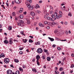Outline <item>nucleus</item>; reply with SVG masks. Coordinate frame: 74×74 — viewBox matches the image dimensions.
Segmentation results:
<instances>
[{
    "mask_svg": "<svg viewBox=\"0 0 74 74\" xmlns=\"http://www.w3.org/2000/svg\"><path fill=\"white\" fill-rule=\"evenodd\" d=\"M22 53H23V52L22 51H20L19 52L20 54H21V55H22L23 54Z\"/></svg>",
    "mask_w": 74,
    "mask_h": 74,
    "instance_id": "54",
    "label": "nucleus"
},
{
    "mask_svg": "<svg viewBox=\"0 0 74 74\" xmlns=\"http://www.w3.org/2000/svg\"><path fill=\"white\" fill-rule=\"evenodd\" d=\"M39 60H36L37 64L38 66H40V62H39Z\"/></svg>",
    "mask_w": 74,
    "mask_h": 74,
    "instance_id": "27",
    "label": "nucleus"
},
{
    "mask_svg": "<svg viewBox=\"0 0 74 74\" xmlns=\"http://www.w3.org/2000/svg\"><path fill=\"white\" fill-rule=\"evenodd\" d=\"M49 39V40H50L51 41H54V39L53 38H50L49 37H48Z\"/></svg>",
    "mask_w": 74,
    "mask_h": 74,
    "instance_id": "12",
    "label": "nucleus"
},
{
    "mask_svg": "<svg viewBox=\"0 0 74 74\" xmlns=\"http://www.w3.org/2000/svg\"><path fill=\"white\" fill-rule=\"evenodd\" d=\"M12 26H10L8 28V29L9 30H12Z\"/></svg>",
    "mask_w": 74,
    "mask_h": 74,
    "instance_id": "21",
    "label": "nucleus"
},
{
    "mask_svg": "<svg viewBox=\"0 0 74 74\" xmlns=\"http://www.w3.org/2000/svg\"><path fill=\"white\" fill-rule=\"evenodd\" d=\"M4 62L5 63H8L10 62V60L8 58H6L4 59Z\"/></svg>",
    "mask_w": 74,
    "mask_h": 74,
    "instance_id": "1",
    "label": "nucleus"
},
{
    "mask_svg": "<svg viewBox=\"0 0 74 74\" xmlns=\"http://www.w3.org/2000/svg\"><path fill=\"white\" fill-rule=\"evenodd\" d=\"M51 16L53 18H55V16H54V15L53 14H51Z\"/></svg>",
    "mask_w": 74,
    "mask_h": 74,
    "instance_id": "43",
    "label": "nucleus"
},
{
    "mask_svg": "<svg viewBox=\"0 0 74 74\" xmlns=\"http://www.w3.org/2000/svg\"><path fill=\"white\" fill-rule=\"evenodd\" d=\"M18 18L21 19H23V15L22 14H21L18 17Z\"/></svg>",
    "mask_w": 74,
    "mask_h": 74,
    "instance_id": "10",
    "label": "nucleus"
},
{
    "mask_svg": "<svg viewBox=\"0 0 74 74\" xmlns=\"http://www.w3.org/2000/svg\"><path fill=\"white\" fill-rule=\"evenodd\" d=\"M55 16L56 18V19H60L59 17V16H58V15L56 16Z\"/></svg>",
    "mask_w": 74,
    "mask_h": 74,
    "instance_id": "29",
    "label": "nucleus"
},
{
    "mask_svg": "<svg viewBox=\"0 0 74 74\" xmlns=\"http://www.w3.org/2000/svg\"><path fill=\"white\" fill-rule=\"evenodd\" d=\"M23 14L24 15H26V14H27V12H23Z\"/></svg>",
    "mask_w": 74,
    "mask_h": 74,
    "instance_id": "64",
    "label": "nucleus"
},
{
    "mask_svg": "<svg viewBox=\"0 0 74 74\" xmlns=\"http://www.w3.org/2000/svg\"><path fill=\"white\" fill-rule=\"evenodd\" d=\"M36 12L38 14H40V13H41V11L39 10H37Z\"/></svg>",
    "mask_w": 74,
    "mask_h": 74,
    "instance_id": "35",
    "label": "nucleus"
},
{
    "mask_svg": "<svg viewBox=\"0 0 74 74\" xmlns=\"http://www.w3.org/2000/svg\"><path fill=\"white\" fill-rule=\"evenodd\" d=\"M12 15L13 16H14L16 15V13L15 12H13L12 13Z\"/></svg>",
    "mask_w": 74,
    "mask_h": 74,
    "instance_id": "22",
    "label": "nucleus"
},
{
    "mask_svg": "<svg viewBox=\"0 0 74 74\" xmlns=\"http://www.w3.org/2000/svg\"><path fill=\"white\" fill-rule=\"evenodd\" d=\"M42 1L41 0V1H39V3L40 4V3H42Z\"/></svg>",
    "mask_w": 74,
    "mask_h": 74,
    "instance_id": "59",
    "label": "nucleus"
},
{
    "mask_svg": "<svg viewBox=\"0 0 74 74\" xmlns=\"http://www.w3.org/2000/svg\"><path fill=\"white\" fill-rule=\"evenodd\" d=\"M29 42H33V41L30 39H29Z\"/></svg>",
    "mask_w": 74,
    "mask_h": 74,
    "instance_id": "32",
    "label": "nucleus"
},
{
    "mask_svg": "<svg viewBox=\"0 0 74 74\" xmlns=\"http://www.w3.org/2000/svg\"><path fill=\"white\" fill-rule=\"evenodd\" d=\"M39 26L40 27H44V25L42 24V23H40L39 24Z\"/></svg>",
    "mask_w": 74,
    "mask_h": 74,
    "instance_id": "14",
    "label": "nucleus"
},
{
    "mask_svg": "<svg viewBox=\"0 0 74 74\" xmlns=\"http://www.w3.org/2000/svg\"><path fill=\"white\" fill-rule=\"evenodd\" d=\"M30 14L32 16H34L35 15V13H34V12H31L30 13Z\"/></svg>",
    "mask_w": 74,
    "mask_h": 74,
    "instance_id": "17",
    "label": "nucleus"
},
{
    "mask_svg": "<svg viewBox=\"0 0 74 74\" xmlns=\"http://www.w3.org/2000/svg\"><path fill=\"white\" fill-rule=\"evenodd\" d=\"M16 74H19V71L17 70L15 72Z\"/></svg>",
    "mask_w": 74,
    "mask_h": 74,
    "instance_id": "30",
    "label": "nucleus"
},
{
    "mask_svg": "<svg viewBox=\"0 0 74 74\" xmlns=\"http://www.w3.org/2000/svg\"><path fill=\"white\" fill-rule=\"evenodd\" d=\"M14 1L16 4H19L21 3L19 0H14Z\"/></svg>",
    "mask_w": 74,
    "mask_h": 74,
    "instance_id": "5",
    "label": "nucleus"
},
{
    "mask_svg": "<svg viewBox=\"0 0 74 74\" xmlns=\"http://www.w3.org/2000/svg\"><path fill=\"white\" fill-rule=\"evenodd\" d=\"M19 22L21 24H23V23H24V22H23V21L22 20H19Z\"/></svg>",
    "mask_w": 74,
    "mask_h": 74,
    "instance_id": "20",
    "label": "nucleus"
},
{
    "mask_svg": "<svg viewBox=\"0 0 74 74\" xmlns=\"http://www.w3.org/2000/svg\"><path fill=\"white\" fill-rule=\"evenodd\" d=\"M67 8H68L67 10H66V11L67 12V11H69L70 10V9H69V7H68Z\"/></svg>",
    "mask_w": 74,
    "mask_h": 74,
    "instance_id": "62",
    "label": "nucleus"
},
{
    "mask_svg": "<svg viewBox=\"0 0 74 74\" xmlns=\"http://www.w3.org/2000/svg\"><path fill=\"white\" fill-rule=\"evenodd\" d=\"M63 68L62 67L60 68V71H63Z\"/></svg>",
    "mask_w": 74,
    "mask_h": 74,
    "instance_id": "38",
    "label": "nucleus"
},
{
    "mask_svg": "<svg viewBox=\"0 0 74 74\" xmlns=\"http://www.w3.org/2000/svg\"><path fill=\"white\" fill-rule=\"evenodd\" d=\"M32 61L33 62H35V59L33 58L32 60Z\"/></svg>",
    "mask_w": 74,
    "mask_h": 74,
    "instance_id": "58",
    "label": "nucleus"
},
{
    "mask_svg": "<svg viewBox=\"0 0 74 74\" xmlns=\"http://www.w3.org/2000/svg\"><path fill=\"white\" fill-rule=\"evenodd\" d=\"M71 56L72 57H74V54L73 53H72L71 55Z\"/></svg>",
    "mask_w": 74,
    "mask_h": 74,
    "instance_id": "55",
    "label": "nucleus"
},
{
    "mask_svg": "<svg viewBox=\"0 0 74 74\" xmlns=\"http://www.w3.org/2000/svg\"><path fill=\"white\" fill-rule=\"evenodd\" d=\"M10 66L11 67H12V68H14V65H13V64H12L10 65Z\"/></svg>",
    "mask_w": 74,
    "mask_h": 74,
    "instance_id": "41",
    "label": "nucleus"
},
{
    "mask_svg": "<svg viewBox=\"0 0 74 74\" xmlns=\"http://www.w3.org/2000/svg\"><path fill=\"white\" fill-rule=\"evenodd\" d=\"M7 73L8 74H12V71L11 70H8L7 71Z\"/></svg>",
    "mask_w": 74,
    "mask_h": 74,
    "instance_id": "4",
    "label": "nucleus"
},
{
    "mask_svg": "<svg viewBox=\"0 0 74 74\" xmlns=\"http://www.w3.org/2000/svg\"><path fill=\"white\" fill-rule=\"evenodd\" d=\"M3 42L4 44H7L8 43V41L7 40H5L3 41Z\"/></svg>",
    "mask_w": 74,
    "mask_h": 74,
    "instance_id": "15",
    "label": "nucleus"
},
{
    "mask_svg": "<svg viewBox=\"0 0 74 74\" xmlns=\"http://www.w3.org/2000/svg\"><path fill=\"white\" fill-rule=\"evenodd\" d=\"M8 42H9V44L10 45L13 44V42L12 41V38H10Z\"/></svg>",
    "mask_w": 74,
    "mask_h": 74,
    "instance_id": "3",
    "label": "nucleus"
},
{
    "mask_svg": "<svg viewBox=\"0 0 74 74\" xmlns=\"http://www.w3.org/2000/svg\"><path fill=\"white\" fill-rule=\"evenodd\" d=\"M50 9H51L53 10V7H52V6H51V5H50Z\"/></svg>",
    "mask_w": 74,
    "mask_h": 74,
    "instance_id": "47",
    "label": "nucleus"
},
{
    "mask_svg": "<svg viewBox=\"0 0 74 74\" xmlns=\"http://www.w3.org/2000/svg\"><path fill=\"white\" fill-rule=\"evenodd\" d=\"M70 23H71V24H72L73 25V21H70Z\"/></svg>",
    "mask_w": 74,
    "mask_h": 74,
    "instance_id": "61",
    "label": "nucleus"
},
{
    "mask_svg": "<svg viewBox=\"0 0 74 74\" xmlns=\"http://www.w3.org/2000/svg\"><path fill=\"white\" fill-rule=\"evenodd\" d=\"M1 55L2 58H4L5 57V55L4 53H2L1 54Z\"/></svg>",
    "mask_w": 74,
    "mask_h": 74,
    "instance_id": "19",
    "label": "nucleus"
},
{
    "mask_svg": "<svg viewBox=\"0 0 74 74\" xmlns=\"http://www.w3.org/2000/svg\"><path fill=\"white\" fill-rule=\"evenodd\" d=\"M48 16H47V15H45L44 16V18H45V19H46V18H47V17Z\"/></svg>",
    "mask_w": 74,
    "mask_h": 74,
    "instance_id": "45",
    "label": "nucleus"
},
{
    "mask_svg": "<svg viewBox=\"0 0 74 74\" xmlns=\"http://www.w3.org/2000/svg\"><path fill=\"white\" fill-rule=\"evenodd\" d=\"M44 23H45V24H47V23H48V22H47V21H44Z\"/></svg>",
    "mask_w": 74,
    "mask_h": 74,
    "instance_id": "46",
    "label": "nucleus"
},
{
    "mask_svg": "<svg viewBox=\"0 0 74 74\" xmlns=\"http://www.w3.org/2000/svg\"><path fill=\"white\" fill-rule=\"evenodd\" d=\"M23 33H24V32L23 31H21L20 32V33L21 34H22V35H23L24 36H25V34H23Z\"/></svg>",
    "mask_w": 74,
    "mask_h": 74,
    "instance_id": "25",
    "label": "nucleus"
},
{
    "mask_svg": "<svg viewBox=\"0 0 74 74\" xmlns=\"http://www.w3.org/2000/svg\"><path fill=\"white\" fill-rule=\"evenodd\" d=\"M29 37H30V38H31L32 39L33 38V36H29Z\"/></svg>",
    "mask_w": 74,
    "mask_h": 74,
    "instance_id": "63",
    "label": "nucleus"
},
{
    "mask_svg": "<svg viewBox=\"0 0 74 74\" xmlns=\"http://www.w3.org/2000/svg\"><path fill=\"white\" fill-rule=\"evenodd\" d=\"M47 19H48V20H49V21H51V17H48Z\"/></svg>",
    "mask_w": 74,
    "mask_h": 74,
    "instance_id": "36",
    "label": "nucleus"
},
{
    "mask_svg": "<svg viewBox=\"0 0 74 74\" xmlns=\"http://www.w3.org/2000/svg\"><path fill=\"white\" fill-rule=\"evenodd\" d=\"M38 42V45H40V42L38 41L37 42Z\"/></svg>",
    "mask_w": 74,
    "mask_h": 74,
    "instance_id": "60",
    "label": "nucleus"
},
{
    "mask_svg": "<svg viewBox=\"0 0 74 74\" xmlns=\"http://www.w3.org/2000/svg\"><path fill=\"white\" fill-rule=\"evenodd\" d=\"M59 13L61 15L63 14V12L61 11H59Z\"/></svg>",
    "mask_w": 74,
    "mask_h": 74,
    "instance_id": "48",
    "label": "nucleus"
},
{
    "mask_svg": "<svg viewBox=\"0 0 74 74\" xmlns=\"http://www.w3.org/2000/svg\"><path fill=\"white\" fill-rule=\"evenodd\" d=\"M37 52L38 53H41L42 52V49L41 48H39L37 50Z\"/></svg>",
    "mask_w": 74,
    "mask_h": 74,
    "instance_id": "2",
    "label": "nucleus"
},
{
    "mask_svg": "<svg viewBox=\"0 0 74 74\" xmlns=\"http://www.w3.org/2000/svg\"><path fill=\"white\" fill-rule=\"evenodd\" d=\"M47 61H50L51 60V58H50V57H48L47 58Z\"/></svg>",
    "mask_w": 74,
    "mask_h": 74,
    "instance_id": "23",
    "label": "nucleus"
},
{
    "mask_svg": "<svg viewBox=\"0 0 74 74\" xmlns=\"http://www.w3.org/2000/svg\"><path fill=\"white\" fill-rule=\"evenodd\" d=\"M33 7H34V5H32V6H30V7L28 8V10H32L33 9Z\"/></svg>",
    "mask_w": 74,
    "mask_h": 74,
    "instance_id": "8",
    "label": "nucleus"
},
{
    "mask_svg": "<svg viewBox=\"0 0 74 74\" xmlns=\"http://www.w3.org/2000/svg\"><path fill=\"white\" fill-rule=\"evenodd\" d=\"M58 49L59 50V51H60V50H61L62 49V48H61L59 47H58Z\"/></svg>",
    "mask_w": 74,
    "mask_h": 74,
    "instance_id": "40",
    "label": "nucleus"
},
{
    "mask_svg": "<svg viewBox=\"0 0 74 74\" xmlns=\"http://www.w3.org/2000/svg\"><path fill=\"white\" fill-rule=\"evenodd\" d=\"M46 56H45V55H42V58L43 59V60H45V58H46Z\"/></svg>",
    "mask_w": 74,
    "mask_h": 74,
    "instance_id": "9",
    "label": "nucleus"
},
{
    "mask_svg": "<svg viewBox=\"0 0 74 74\" xmlns=\"http://www.w3.org/2000/svg\"><path fill=\"white\" fill-rule=\"evenodd\" d=\"M14 18H15V21H18V17H16V16H15L14 17Z\"/></svg>",
    "mask_w": 74,
    "mask_h": 74,
    "instance_id": "34",
    "label": "nucleus"
},
{
    "mask_svg": "<svg viewBox=\"0 0 74 74\" xmlns=\"http://www.w3.org/2000/svg\"><path fill=\"white\" fill-rule=\"evenodd\" d=\"M22 40L23 41L24 43H26V42H27V39H22Z\"/></svg>",
    "mask_w": 74,
    "mask_h": 74,
    "instance_id": "16",
    "label": "nucleus"
},
{
    "mask_svg": "<svg viewBox=\"0 0 74 74\" xmlns=\"http://www.w3.org/2000/svg\"><path fill=\"white\" fill-rule=\"evenodd\" d=\"M14 61L15 62H16V63H18V62H19V60L17 59H14Z\"/></svg>",
    "mask_w": 74,
    "mask_h": 74,
    "instance_id": "18",
    "label": "nucleus"
},
{
    "mask_svg": "<svg viewBox=\"0 0 74 74\" xmlns=\"http://www.w3.org/2000/svg\"><path fill=\"white\" fill-rule=\"evenodd\" d=\"M58 32V30L57 29H56L54 31V33H57Z\"/></svg>",
    "mask_w": 74,
    "mask_h": 74,
    "instance_id": "44",
    "label": "nucleus"
},
{
    "mask_svg": "<svg viewBox=\"0 0 74 74\" xmlns=\"http://www.w3.org/2000/svg\"><path fill=\"white\" fill-rule=\"evenodd\" d=\"M32 71H33L34 73H37V70L35 68H32Z\"/></svg>",
    "mask_w": 74,
    "mask_h": 74,
    "instance_id": "7",
    "label": "nucleus"
},
{
    "mask_svg": "<svg viewBox=\"0 0 74 74\" xmlns=\"http://www.w3.org/2000/svg\"><path fill=\"white\" fill-rule=\"evenodd\" d=\"M36 58L37 59L36 60H39V59L40 58V56L39 55H38L36 56Z\"/></svg>",
    "mask_w": 74,
    "mask_h": 74,
    "instance_id": "6",
    "label": "nucleus"
},
{
    "mask_svg": "<svg viewBox=\"0 0 74 74\" xmlns=\"http://www.w3.org/2000/svg\"><path fill=\"white\" fill-rule=\"evenodd\" d=\"M47 29H50V27H49V26H48L47 27Z\"/></svg>",
    "mask_w": 74,
    "mask_h": 74,
    "instance_id": "52",
    "label": "nucleus"
},
{
    "mask_svg": "<svg viewBox=\"0 0 74 74\" xmlns=\"http://www.w3.org/2000/svg\"><path fill=\"white\" fill-rule=\"evenodd\" d=\"M71 67H72V68H73V67H74V65L73 64H72L71 65Z\"/></svg>",
    "mask_w": 74,
    "mask_h": 74,
    "instance_id": "57",
    "label": "nucleus"
},
{
    "mask_svg": "<svg viewBox=\"0 0 74 74\" xmlns=\"http://www.w3.org/2000/svg\"><path fill=\"white\" fill-rule=\"evenodd\" d=\"M17 25L18 26H21V27H22L23 25V24H21L20 23H17Z\"/></svg>",
    "mask_w": 74,
    "mask_h": 74,
    "instance_id": "13",
    "label": "nucleus"
},
{
    "mask_svg": "<svg viewBox=\"0 0 74 74\" xmlns=\"http://www.w3.org/2000/svg\"><path fill=\"white\" fill-rule=\"evenodd\" d=\"M19 70L21 72H23V68H21V67H19Z\"/></svg>",
    "mask_w": 74,
    "mask_h": 74,
    "instance_id": "11",
    "label": "nucleus"
},
{
    "mask_svg": "<svg viewBox=\"0 0 74 74\" xmlns=\"http://www.w3.org/2000/svg\"><path fill=\"white\" fill-rule=\"evenodd\" d=\"M56 24H57V23L55 22H53L52 23V25H56Z\"/></svg>",
    "mask_w": 74,
    "mask_h": 74,
    "instance_id": "37",
    "label": "nucleus"
},
{
    "mask_svg": "<svg viewBox=\"0 0 74 74\" xmlns=\"http://www.w3.org/2000/svg\"><path fill=\"white\" fill-rule=\"evenodd\" d=\"M52 47H53V48H55L56 47V45H52Z\"/></svg>",
    "mask_w": 74,
    "mask_h": 74,
    "instance_id": "51",
    "label": "nucleus"
},
{
    "mask_svg": "<svg viewBox=\"0 0 74 74\" xmlns=\"http://www.w3.org/2000/svg\"><path fill=\"white\" fill-rule=\"evenodd\" d=\"M68 15L69 16H72V14H71V12H69L68 14Z\"/></svg>",
    "mask_w": 74,
    "mask_h": 74,
    "instance_id": "26",
    "label": "nucleus"
},
{
    "mask_svg": "<svg viewBox=\"0 0 74 74\" xmlns=\"http://www.w3.org/2000/svg\"><path fill=\"white\" fill-rule=\"evenodd\" d=\"M31 6V5H30V4H28L27 5V7H28V8H29Z\"/></svg>",
    "mask_w": 74,
    "mask_h": 74,
    "instance_id": "33",
    "label": "nucleus"
},
{
    "mask_svg": "<svg viewBox=\"0 0 74 74\" xmlns=\"http://www.w3.org/2000/svg\"><path fill=\"white\" fill-rule=\"evenodd\" d=\"M37 9L38 8H40V6H39V5L38 4H37L35 7Z\"/></svg>",
    "mask_w": 74,
    "mask_h": 74,
    "instance_id": "28",
    "label": "nucleus"
},
{
    "mask_svg": "<svg viewBox=\"0 0 74 74\" xmlns=\"http://www.w3.org/2000/svg\"><path fill=\"white\" fill-rule=\"evenodd\" d=\"M58 16H59V18H61V17H62V15L60 14Z\"/></svg>",
    "mask_w": 74,
    "mask_h": 74,
    "instance_id": "53",
    "label": "nucleus"
},
{
    "mask_svg": "<svg viewBox=\"0 0 74 74\" xmlns=\"http://www.w3.org/2000/svg\"><path fill=\"white\" fill-rule=\"evenodd\" d=\"M66 60V58H64L62 60L63 62H64V60Z\"/></svg>",
    "mask_w": 74,
    "mask_h": 74,
    "instance_id": "50",
    "label": "nucleus"
},
{
    "mask_svg": "<svg viewBox=\"0 0 74 74\" xmlns=\"http://www.w3.org/2000/svg\"><path fill=\"white\" fill-rule=\"evenodd\" d=\"M64 24L65 25H67V22H65Z\"/></svg>",
    "mask_w": 74,
    "mask_h": 74,
    "instance_id": "56",
    "label": "nucleus"
},
{
    "mask_svg": "<svg viewBox=\"0 0 74 74\" xmlns=\"http://www.w3.org/2000/svg\"><path fill=\"white\" fill-rule=\"evenodd\" d=\"M54 73H56L55 74H59V71H55Z\"/></svg>",
    "mask_w": 74,
    "mask_h": 74,
    "instance_id": "31",
    "label": "nucleus"
},
{
    "mask_svg": "<svg viewBox=\"0 0 74 74\" xmlns=\"http://www.w3.org/2000/svg\"><path fill=\"white\" fill-rule=\"evenodd\" d=\"M23 69H25V68H26V66H25V65H23Z\"/></svg>",
    "mask_w": 74,
    "mask_h": 74,
    "instance_id": "49",
    "label": "nucleus"
},
{
    "mask_svg": "<svg viewBox=\"0 0 74 74\" xmlns=\"http://www.w3.org/2000/svg\"><path fill=\"white\" fill-rule=\"evenodd\" d=\"M27 24H28V25H29V24H30V21L28 19H27Z\"/></svg>",
    "mask_w": 74,
    "mask_h": 74,
    "instance_id": "24",
    "label": "nucleus"
},
{
    "mask_svg": "<svg viewBox=\"0 0 74 74\" xmlns=\"http://www.w3.org/2000/svg\"><path fill=\"white\" fill-rule=\"evenodd\" d=\"M44 52H46V53L48 52V50H46L45 49H44Z\"/></svg>",
    "mask_w": 74,
    "mask_h": 74,
    "instance_id": "39",
    "label": "nucleus"
},
{
    "mask_svg": "<svg viewBox=\"0 0 74 74\" xmlns=\"http://www.w3.org/2000/svg\"><path fill=\"white\" fill-rule=\"evenodd\" d=\"M50 21H52V22H55V20L53 19V18H51V19L50 20Z\"/></svg>",
    "mask_w": 74,
    "mask_h": 74,
    "instance_id": "42",
    "label": "nucleus"
}]
</instances>
